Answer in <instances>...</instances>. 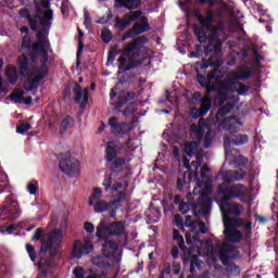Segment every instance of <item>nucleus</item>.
I'll return each mask as SVG.
<instances>
[{
  "mask_svg": "<svg viewBox=\"0 0 278 278\" xmlns=\"http://www.w3.org/2000/svg\"><path fill=\"white\" fill-rule=\"evenodd\" d=\"M12 101L15 103H23L25 101V93L23 91L14 92L9 96Z\"/></svg>",
  "mask_w": 278,
  "mask_h": 278,
  "instance_id": "nucleus-48",
  "label": "nucleus"
},
{
  "mask_svg": "<svg viewBox=\"0 0 278 278\" xmlns=\"http://www.w3.org/2000/svg\"><path fill=\"white\" fill-rule=\"evenodd\" d=\"M26 252H27L28 256L30 257V260L33 262H36V260L38 258V254L36 253V248H34V245L27 243Z\"/></svg>",
  "mask_w": 278,
  "mask_h": 278,
  "instance_id": "nucleus-50",
  "label": "nucleus"
},
{
  "mask_svg": "<svg viewBox=\"0 0 278 278\" xmlns=\"http://www.w3.org/2000/svg\"><path fill=\"white\" fill-rule=\"evenodd\" d=\"M212 109V98L210 96H204L200 102V111L205 116Z\"/></svg>",
  "mask_w": 278,
  "mask_h": 278,
  "instance_id": "nucleus-38",
  "label": "nucleus"
},
{
  "mask_svg": "<svg viewBox=\"0 0 278 278\" xmlns=\"http://www.w3.org/2000/svg\"><path fill=\"white\" fill-rule=\"evenodd\" d=\"M109 127H111V131L114 136H124V134L129 131V124L125 122L118 123V118L116 117L109 119Z\"/></svg>",
  "mask_w": 278,
  "mask_h": 278,
  "instance_id": "nucleus-22",
  "label": "nucleus"
},
{
  "mask_svg": "<svg viewBox=\"0 0 278 278\" xmlns=\"http://www.w3.org/2000/svg\"><path fill=\"white\" fill-rule=\"evenodd\" d=\"M126 10H138L142 5V0H125Z\"/></svg>",
  "mask_w": 278,
  "mask_h": 278,
  "instance_id": "nucleus-46",
  "label": "nucleus"
},
{
  "mask_svg": "<svg viewBox=\"0 0 278 278\" xmlns=\"http://www.w3.org/2000/svg\"><path fill=\"white\" fill-rule=\"evenodd\" d=\"M115 23H116V27H117V29H119V31H125V28L129 27V25H130L128 20H125V15L123 16V18H119L118 16H116Z\"/></svg>",
  "mask_w": 278,
  "mask_h": 278,
  "instance_id": "nucleus-45",
  "label": "nucleus"
},
{
  "mask_svg": "<svg viewBox=\"0 0 278 278\" xmlns=\"http://www.w3.org/2000/svg\"><path fill=\"white\" fill-rule=\"evenodd\" d=\"M29 129H31V124L23 123L20 126H17L16 131L17 134H25V131H29Z\"/></svg>",
  "mask_w": 278,
  "mask_h": 278,
  "instance_id": "nucleus-58",
  "label": "nucleus"
},
{
  "mask_svg": "<svg viewBox=\"0 0 278 278\" xmlns=\"http://www.w3.org/2000/svg\"><path fill=\"white\" fill-rule=\"evenodd\" d=\"M17 64L20 68V73L25 77L29 75V58L26 55L20 56L17 59Z\"/></svg>",
  "mask_w": 278,
  "mask_h": 278,
  "instance_id": "nucleus-31",
  "label": "nucleus"
},
{
  "mask_svg": "<svg viewBox=\"0 0 278 278\" xmlns=\"http://www.w3.org/2000/svg\"><path fill=\"white\" fill-rule=\"evenodd\" d=\"M211 253H212V255L218 254L222 264L224 266H227V268L230 267L231 264H233V263H231V256H228L225 253H218V250L217 251L212 250Z\"/></svg>",
  "mask_w": 278,
  "mask_h": 278,
  "instance_id": "nucleus-41",
  "label": "nucleus"
},
{
  "mask_svg": "<svg viewBox=\"0 0 278 278\" xmlns=\"http://www.w3.org/2000/svg\"><path fill=\"white\" fill-rule=\"evenodd\" d=\"M202 116H205L198 108H193L191 110V117L192 118H201Z\"/></svg>",
  "mask_w": 278,
  "mask_h": 278,
  "instance_id": "nucleus-64",
  "label": "nucleus"
},
{
  "mask_svg": "<svg viewBox=\"0 0 278 278\" xmlns=\"http://www.w3.org/2000/svg\"><path fill=\"white\" fill-rule=\"evenodd\" d=\"M210 167H207V165H203L201 167V172H200V179H202V181H210V176H207V174L210 173Z\"/></svg>",
  "mask_w": 278,
  "mask_h": 278,
  "instance_id": "nucleus-53",
  "label": "nucleus"
},
{
  "mask_svg": "<svg viewBox=\"0 0 278 278\" xmlns=\"http://www.w3.org/2000/svg\"><path fill=\"white\" fill-rule=\"evenodd\" d=\"M219 110L217 112V116H220V118L227 116L229 112L233 110V103L227 102L225 105H219Z\"/></svg>",
  "mask_w": 278,
  "mask_h": 278,
  "instance_id": "nucleus-40",
  "label": "nucleus"
},
{
  "mask_svg": "<svg viewBox=\"0 0 278 278\" xmlns=\"http://www.w3.org/2000/svg\"><path fill=\"white\" fill-rule=\"evenodd\" d=\"M187 199L190 201L191 212L195 217L207 216L212 212V199L197 188L187 195Z\"/></svg>",
  "mask_w": 278,
  "mask_h": 278,
  "instance_id": "nucleus-8",
  "label": "nucleus"
},
{
  "mask_svg": "<svg viewBox=\"0 0 278 278\" xmlns=\"http://www.w3.org/2000/svg\"><path fill=\"white\" fill-rule=\"evenodd\" d=\"M214 139L212 135V129H207L205 136H204V149H210L212 147V140Z\"/></svg>",
  "mask_w": 278,
  "mask_h": 278,
  "instance_id": "nucleus-49",
  "label": "nucleus"
},
{
  "mask_svg": "<svg viewBox=\"0 0 278 278\" xmlns=\"http://www.w3.org/2000/svg\"><path fill=\"white\" fill-rule=\"evenodd\" d=\"M198 149H199V142L192 141L185 146V153H187V155H189V157H192V155H194V153H197Z\"/></svg>",
  "mask_w": 278,
  "mask_h": 278,
  "instance_id": "nucleus-42",
  "label": "nucleus"
},
{
  "mask_svg": "<svg viewBox=\"0 0 278 278\" xmlns=\"http://www.w3.org/2000/svg\"><path fill=\"white\" fill-rule=\"evenodd\" d=\"M217 85V97L215 103L217 105H225L226 101H229V94L236 93L238 87H236V81L231 79V76H227L224 80H216Z\"/></svg>",
  "mask_w": 278,
  "mask_h": 278,
  "instance_id": "nucleus-12",
  "label": "nucleus"
},
{
  "mask_svg": "<svg viewBox=\"0 0 278 278\" xmlns=\"http://www.w3.org/2000/svg\"><path fill=\"white\" fill-rule=\"evenodd\" d=\"M224 236L228 240V242H232V244H238V242H242V232L238 229H228L224 230Z\"/></svg>",
  "mask_w": 278,
  "mask_h": 278,
  "instance_id": "nucleus-27",
  "label": "nucleus"
},
{
  "mask_svg": "<svg viewBox=\"0 0 278 278\" xmlns=\"http://www.w3.org/2000/svg\"><path fill=\"white\" fill-rule=\"evenodd\" d=\"M236 81V92L239 97H243V94L245 92H248L249 90H251V87L244 85L243 83H241L240 80H235Z\"/></svg>",
  "mask_w": 278,
  "mask_h": 278,
  "instance_id": "nucleus-44",
  "label": "nucleus"
},
{
  "mask_svg": "<svg viewBox=\"0 0 278 278\" xmlns=\"http://www.w3.org/2000/svg\"><path fill=\"white\" fill-rule=\"evenodd\" d=\"M103 199V191L101 188H94L93 193L89 199V205L93 206L97 214H103V212H111V216H116V207L114 202H106Z\"/></svg>",
  "mask_w": 278,
  "mask_h": 278,
  "instance_id": "nucleus-11",
  "label": "nucleus"
},
{
  "mask_svg": "<svg viewBox=\"0 0 278 278\" xmlns=\"http://www.w3.org/2000/svg\"><path fill=\"white\" fill-rule=\"evenodd\" d=\"M125 21H128L129 25L132 23H136L140 16H142V12L140 10L137 11H131L129 13H126L125 15Z\"/></svg>",
  "mask_w": 278,
  "mask_h": 278,
  "instance_id": "nucleus-39",
  "label": "nucleus"
},
{
  "mask_svg": "<svg viewBox=\"0 0 278 278\" xmlns=\"http://www.w3.org/2000/svg\"><path fill=\"white\" fill-rule=\"evenodd\" d=\"M191 136H192L193 140H195V142H198V144H201V142L203 141V136H205V131L202 128V130L194 132Z\"/></svg>",
  "mask_w": 278,
  "mask_h": 278,
  "instance_id": "nucleus-59",
  "label": "nucleus"
},
{
  "mask_svg": "<svg viewBox=\"0 0 278 278\" xmlns=\"http://www.w3.org/2000/svg\"><path fill=\"white\" fill-rule=\"evenodd\" d=\"M62 240H64L62 229H54L50 231L47 235V238L41 240L38 268H53V261L58 257L60 249H62Z\"/></svg>",
  "mask_w": 278,
  "mask_h": 278,
  "instance_id": "nucleus-5",
  "label": "nucleus"
},
{
  "mask_svg": "<svg viewBox=\"0 0 278 278\" xmlns=\"http://www.w3.org/2000/svg\"><path fill=\"white\" fill-rule=\"evenodd\" d=\"M218 253H229L230 260H240V250L231 244H224Z\"/></svg>",
  "mask_w": 278,
  "mask_h": 278,
  "instance_id": "nucleus-29",
  "label": "nucleus"
},
{
  "mask_svg": "<svg viewBox=\"0 0 278 278\" xmlns=\"http://www.w3.org/2000/svg\"><path fill=\"white\" fill-rule=\"evenodd\" d=\"M224 127H226V131H229L231 136L238 131V127H236V123L231 122H223Z\"/></svg>",
  "mask_w": 278,
  "mask_h": 278,
  "instance_id": "nucleus-51",
  "label": "nucleus"
},
{
  "mask_svg": "<svg viewBox=\"0 0 278 278\" xmlns=\"http://www.w3.org/2000/svg\"><path fill=\"white\" fill-rule=\"evenodd\" d=\"M123 231H125V224L123 222H113L110 224H105V220L100 222L96 236L99 240H103L102 254L104 257H116L118 243L110 238H118V236H123Z\"/></svg>",
  "mask_w": 278,
  "mask_h": 278,
  "instance_id": "nucleus-4",
  "label": "nucleus"
},
{
  "mask_svg": "<svg viewBox=\"0 0 278 278\" xmlns=\"http://www.w3.org/2000/svg\"><path fill=\"white\" fill-rule=\"evenodd\" d=\"M27 191L29 192V194H36V192H38V185L29 182L27 185Z\"/></svg>",
  "mask_w": 278,
  "mask_h": 278,
  "instance_id": "nucleus-63",
  "label": "nucleus"
},
{
  "mask_svg": "<svg viewBox=\"0 0 278 278\" xmlns=\"http://www.w3.org/2000/svg\"><path fill=\"white\" fill-rule=\"evenodd\" d=\"M228 275H233L235 277H238L240 275V267L236 265V263H232L228 268H227Z\"/></svg>",
  "mask_w": 278,
  "mask_h": 278,
  "instance_id": "nucleus-54",
  "label": "nucleus"
},
{
  "mask_svg": "<svg viewBox=\"0 0 278 278\" xmlns=\"http://www.w3.org/2000/svg\"><path fill=\"white\" fill-rule=\"evenodd\" d=\"M20 16L22 18H26L28 21V25L33 31H36V18L33 17L31 13H29V9H21Z\"/></svg>",
  "mask_w": 278,
  "mask_h": 278,
  "instance_id": "nucleus-34",
  "label": "nucleus"
},
{
  "mask_svg": "<svg viewBox=\"0 0 278 278\" xmlns=\"http://www.w3.org/2000/svg\"><path fill=\"white\" fill-rule=\"evenodd\" d=\"M5 76L9 84H11L12 86H14L16 81H18V75L16 74V68L12 65H8L5 70Z\"/></svg>",
  "mask_w": 278,
  "mask_h": 278,
  "instance_id": "nucleus-36",
  "label": "nucleus"
},
{
  "mask_svg": "<svg viewBox=\"0 0 278 278\" xmlns=\"http://www.w3.org/2000/svg\"><path fill=\"white\" fill-rule=\"evenodd\" d=\"M3 213L8 214L11 220H16L21 216V208L18 206V201L14 200L13 194L7 197V204L3 207Z\"/></svg>",
  "mask_w": 278,
  "mask_h": 278,
  "instance_id": "nucleus-21",
  "label": "nucleus"
},
{
  "mask_svg": "<svg viewBox=\"0 0 278 278\" xmlns=\"http://www.w3.org/2000/svg\"><path fill=\"white\" fill-rule=\"evenodd\" d=\"M47 62H49V54L45 53L43 55V60H40V66L36 68V77L38 79H41L43 77H47V75H49V67L47 66Z\"/></svg>",
  "mask_w": 278,
  "mask_h": 278,
  "instance_id": "nucleus-28",
  "label": "nucleus"
},
{
  "mask_svg": "<svg viewBox=\"0 0 278 278\" xmlns=\"http://www.w3.org/2000/svg\"><path fill=\"white\" fill-rule=\"evenodd\" d=\"M74 92V102L80 103V110H86L88 105V99H90V91L88 88L83 89L81 85L75 84L73 88Z\"/></svg>",
  "mask_w": 278,
  "mask_h": 278,
  "instance_id": "nucleus-20",
  "label": "nucleus"
},
{
  "mask_svg": "<svg viewBox=\"0 0 278 278\" xmlns=\"http://www.w3.org/2000/svg\"><path fill=\"white\" fill-rule=\"evenodd\" d=\"M59 168L68 177L79 175V160L73 157L71 152L59 154Z\"/></svg>",
  "mask_w": 278,
  "mask_h": 278,
  "instance_id": "nucleus-14",
  "label": "nucleus"
},
{
  "mask_svg": "<svg viewBox=\"0 0 278 278\" xmlns=\"http://www.w3.org/2000/svg\"><path fill=\"white\" fill-rule=\"evenodd\" d=\"M204 53L205 55H210L207 60L203 59L202 62H197L195 63V73H198V75H203L201 73H205L206 68H213V71H215V68L218 66V68H220V66H223V62H220L218 59H216V55H220V52H211V53H206L205 52V48H204Z\"/></svg>",
  "mask_w": 278,
  "mask_h": 278,
  "instance_id": "nucleus-16",
  "label": "nucleus"
},
{
  "mask_svg": "<svg viewBox=\"0 0 278 278\" xmlns=\"http://www.w3.org/2000/svg\"><path fill=\"white\" fill-rule=\"evenodd\" d=\"M184 165L187 170H192V168H194L191 177H194V179H198L197 181L198 188H203L205 186V182L199 179V166H201V156H197V161L191 162V165H190V161L185 160Z\"/></svg>",
  "mask_w": 278,
  "mask_h": 278,
  "instance_id": "nucleus-24",
  "label": "nucleus"
},
{
  "mask_svg": "<svg viewBox=\"0 0 278 278\" xmlns=\"http://www.w3.org/2000/svg\"><path fill=\"white\" fill-rule=\"evenodd\" d=\"M125 199H127V193H125V191H119L114 200L111 201V203H114L115 206L118 205V203H121L122 201H125Z\"/></svg>",
  "mask_w": 278,
  "mask_h": 278,
  "instance_id": "nucleus-55",
  "label": "nucleus"
},
{
  "mask_svg": "<svg viewBox=\"0 0 278 278\" xmlns=\"http://www.w3.org/2000/svg\"><path fill=\"white\" fill-rule=\"evenodd\" d=\"M219 175L222 176V180L224 182L219 184V186H233L231 184H236V181H242L247 177V172L242 168L237 170H226V172H219Z\"/></svg>",
  "mask_w": 278,
  "mask_h": 278,
  "instance_id": "nucleus-18",
  "label": "nucleus"
},
{
  "mask_svg": "<svg viewBox=\"0 0 278 278\" xmlns=\"http://www.w3.org/2000/svg\"><path fill=\"white\" fill-rule=\"evenodd\" d=\"M34 46H31V37L24 36L22 38V49H26V51H29Z\"/></svg>",
  "mask_w": 278,
  "mask_h": 278,
  "instance_id": "nucleus-52",
  "label": "nucleus"
},
{
  "mask_svg": "<svg viewBox=\"0 0 278 278\" xmlns=\"http://www.w3.org/2000/svg\"><path fill=\"white\" fill-rule=\"evenodd\" d=\"M94 247L90 241H85V243H83L81 240H75L72 250V255L76 260H79L83 255H90Z\"/></svg>",
  "mask_w": 278,
  "mask_h": 278,
  "instance_id": "nucleus-19",
  "label": "nucleus"
},
{
  "mask_svg": "<svg viewBox=\"0 0 278 278\" xmlns=\"http://www.w3.org/2000/svg\"><path fill=\"white\" fill-rule=\"evenodd\" d=\"M74 123H75V119L71 117V115H66L61 122L60 135L64 136V134H66V131H68V129L73 127Z\"/></svg>",
  "mask_w": 278,
  "mask_h": 278,
  "instance_id": "nucleus-32",
  "label": "nucleus"
},
{
  "mask_svg": "<svg viewBox=\"0 0 278 278\" xmlns=\"http://www.w3.org/2000/svg\"><path fill=\"white\" fill-rule=\"evenodd\" d=\"M184 264H187L185 260H184ZM188 264H190V273H191V275H194V273H197V269H194V268H201V260H199L198 255H192V251L191 250H190V255H189Z\"/></svg>",
  "mask_w": 278,
  "mask_h": 278,
  "instance_id": "nucleus-35",
  "label": "nucleus"
},
{
  "mask_svg": "<svg viewBox=\"0 0 278 278\" xmlns=\"http://www.w3.org/2000/svg\"><path fill=\"white\" fill-rule=\"evenodd\" d=\"M247 142H249L248 135L239 134L224 137V147H231V144L235 147H242V144H247Z\"/></svg>",
  "mask_w": 278,
  "mask_h": 278,
  "instance_id": "nucleus-25",
  "label": "nucleus"
},
{
  "mask_svg": "<svg viewBox=\"0 0 278 278\" xmlns=\"http://www.w3.org/2000/svg\"><path fill=\"white\" fill-rule=\"evenodd\" d=\"M36 14L33 15V18L36 21V31H38V22H39V33H37V38H47L49 36V30L51 29V25H53V10L49 9L42 11L40 8V2L35 4Z\"/></svg>",
  "mask_w": 278,
  "mask_h": 278,
  "instance_id": "nucleus-9",
  "label": "nucleus"
},
{
  "mask_svg": "<svg viewBox=\"0 0 278 278\" xmlns=\"http://www.w3.org/2000/svg\"><path fill=\"white\" fill-rule=\"evenodd\" d=\"M73 273L76 278H86V270H84V267L81 266H77Z\"/></svg>",
  "mask_w": 278,
  "mask_h": 278,
  "instance_id": "nucleus-60",
  "label": "nucleus"
},
{
  "mask_svg": "<svg viewBox=\"0 0 278 278\" xmlns=\"http://www.w3.org/2000/svg\"><path fill=\"white\" fill-rule=\"evenodd\" d=\"M110 99H116V101L112 103L113 110L115 112H122L123 116L125 117L131 115V106L125 108V105H127L129 101H134V99H136V92L125 90H119L117 92L115 88H112L110 92ZM123 108H125L124 111Z\"/></svg>",
  "mask_w": 278,
  "mask_h": 278,
  "instance_id": "nucleus-10",
  "label": "nucleus"
},
{
  "mask_svg": "<svg viewBox=\"0 0 278 278\" xmlns=\"http://www.w3.org/2000/svg\"><path fill=\"white\" fill-rule=\"evenodd\" d=\"M84 31L78 28V49L76 53V66H81V53H84Z\"/></svg>",
  "mask_w": 278,
  "mask_h": 278,
  "instance_id": "nucleus-30",
  "label": "nucleus"
},
{
  "mask_svg": "<svg viewBox=\"0 0 278 278\" xmlns=\"http://www.w3.org/2000/svg\"><path fill=\"white\" fill-rule=\"evenodd\" d=\"M62 240H64L62 229H54L50 231L47 235V238L41 240L38 268H53V261L58 257L60 249H62Z\"/></svg>",
  "mask_w": 278,
  "mask_h": 278,
  "instance_id": "nucleus-6",
  "label": "nucleus"
},
{
  "mask_svg": "<svg viewBox=\"0 0 278 278\" xmlns=\"http://www.w3.org/2000/svg\"><path fill=\"white\" fill-rule=\"evenodd\" d=\"M223 222H224V231H227L228 229H236V227H240V220L231 219V217L227 215H223Z\"/></svg>",
  "mask_w": 278,
  "mask_h": 278,
  "instance_id": "nucleus-37",
  "label": "nucleus"
},
{
  "mask_svg": "<svg viewBox=\"0 0 278 278\" xmlns=\"http://www.w3.org/2000/svg\"><path fill=\"white\" fill-rule=\"evenodd\" d=\"M212 23H214V11L208 9L201 25H193V34L197 36L200 45L208 42L205 47L206 55H210V53H222L223 42L229 38L224 25L213 26Z\"/></svg>",
  "mask_w": 278,
  "mask_h": 278,
  "instance_id": "nucleus-1",
  "label": "nucleus"
},
{
  "mask_svg": "<svg viewBox=\"0 0 278 278\" xmlns=\"http://www.w3.org/2000/svg\"><path fill=\"white\" fill-rule=\"evenodd\" d=\"M134 77H136V74H124L119 78L121 86H129V84H131V79H134Z\"/></svg>",
  "mask_w": 278,
  "mask_h": 278,
  "instance_id": "nucleus-47",
  "label": "nucleus"
},
{
  "mask_svg": "<svg viewBox=\"0 0 278 278\" xmlns=\"http://www.w3.org/2000/svg\"><path fill=\"white\" fill-rule=\"evenodd\" d=\"M146 42L147 36L142 35L135 38L132 41L125 43L123 51V55L125 56H119L117 59V68L122 71V73H129V71H134V68L142 64V61L136 59L140 58V50L142 49V45H146ZM126 58L129 60L128 63Z\"/></svg>",
  "mask_w": 278,
  "mask_h": 278,
  "instance_id": "nucleus-7",
  "label": "nucleus"
},
{
  "mask_svg": "<svg viewBox=\"0 0 278 278\" xmlns=\"http://www.w3.org/2000/svg\"><path fill=\"white\" fill-rule=\"evenodd\" d=\"M37 39L38 42L33 45L30 53V60L34 64L38 62V56H40L39 61L45 60V53L49 55V47H51V43L47 37Z\"/></svg>",
  "mask_w": 278,
  "mask_h": 278,
  "instance_id": "nucleus-15",
  "label": "nucleus"
},
{
  "mask_svg": "<svg viewBox=\"0 0 278 278\" xmlns=\"http://www.w3.org/2000/svg\"><path fill=\"white\" fill-rule=\"evenodd\" d=\"M146 31H151V25H149V18L147 16H142L139 24H135L131 29L127 30L122 36V40L140 36V34H146Z\"/></svg>",
  "mask_w": 278,
  "mask_h": 278,
  "instance_id": "nucleus-17",
  "label": "nucleus"
},
{
  "mask_svg": "<svg viewBox=\"0 0 278 278\" xmlns=\"http://www.w3.org/2000/svg\"><path fill=\"white\" fill-rule=\"evenodd\" d=\"M118 147L114 141H109L104 150V160L105 166L109 168L110 173L103 180L102 186L104 187L105 192L114 194L123 188V182L116 181L114 179H123V173L125 165L127 164V159L118 156Z\"/></svg>",
  "mask_w": 278,
  "mask_h": 278,
  "instance_id": "nucleus-3",
  "label": "nucleus"
},
{
  "mask_svg": "<svg viewBox=\"0 0 278 278\" xmlns=\"http://www.w3.org/2000/svg\"><path fill=\"white\" fill-rule=\"evenodd\" d=\"M40 81H42V80L40 78H38V76H35L34 79L27 80L24 88L27 91L36 90V88H38Z\"/></svg>",
  "mask_w": 278,
  "mask_h": 278,
  "instance_id": "nucleus-43",
  "label": "nucleus"
},
{
  "mask_svg": "<svg viewBox=\"0 0 278 278\" xmlns=\"http://www.w3.org/2000/svg\"><path fill=\"white\" fill-rule=\"evenodd\" d=\"M174 223L178 229H184V217H181V215L176 214L174 216Z\"/></svg>",
  "mask_w": 278,
  "mask_h": 278,
  "instance_id": "nucleus-61",
  "label": "nucleus"
},
{
  "mask_svg": "<svg viewBox=\"0 0 278 278\" xmlns=\"http://www.w3.org/2000/svg\"><path fill=\"white\" fill-rule=\"evenodd\" d=\"M228 75L235 81H247V80L251 79L253 73L251 72V70L248 66L239 65L236 70V72H232Z\"/></svg>",
  "mask_w": 278,
  "mask_h": 278,
  "instance_id": "nucleus-23",
  "label": "nucleus"
},
{
  "mask_svg": "<svg viewBox=\"0 0 278 278\" xmlns=\"http://www.w3.org/2000/svg\"><path fill=\"white\" fill-rule=\"evenodd\" d=\"M101 38L103 42L108 43L112 41V31L110 29L102 30Z\"/></svg>",
  "mask_w": 278,
  "mask_h": 278,
  "instance_id": "nucleus-57",
  "label": "nucleus"
},
{
  "mask_svg": "<svg viewBox=\"0 0 278 278\" xmlns=\"http://www.w3.org/2000/svg\"><path fill=\"white\" fill-rule=\"evenodd\" d=\"M178 210H179L180 214H186L187 212H190V210H192V206L190 205V201L188 203L181 202L178 205Z\"/></svg>",
  "mask_w": 278,
  "mask_h": 278,
  "instance_id": "nucleus-56",
  "label": "nucleus"
},
{
  "mask_svg": "<svg viewBox=\"0 0 278 278\" xmlns=\"http://www.w3.org/2000/svg\"><path fill=\"white\" fill-rule=\"evenodd\" d=\"M248 160L247 157L242 156V155H238L235 159V164L237 166H244L247 164Z\"/></svg>",
  "mask_w": 278,
  "mask_h": 278,
  "instance_id": "nucleus-62",
  "label": "nucleus"
},
{
  "mask_svg": "<svg viewBox=\"0 0 278 278\" xmlns=\"http://www.w3.org/2000/svg\"><path fill=\"white\" fill-rule=\"evenodd\" d=\"M217 203L222 216H233L238 218L242 214V204L233 203L231 201H244L249 198V188L242 184H236L232 186L218 185L217 186Z\"/></svg>",
  "mask_w": 278,
  "mask_h": 278,
  "instance_id": "nucleus-2",
  "label": "nucleus"
},
{
  "mask_svg": "<svg viewBox=\"0 0 278 278\" xmlns=\"http://www.w3.org/2000/svg\"><path fill=\"white\" fill-rule=\"evenodd\" d=\"M92 264L98 268H103L104 270H110V268H112V264L110 263V261H108V258L103 256L93 257Z\"/></svg>",
  "mask_w": 278,
  "mask_h": 278,
  "instance_id": "nucleus-33",
  "label": "nucleus"
},
{
  "mask_svg": "<svg viewBox=\"0 0 278 278\" xmlns=\"http://www.w3.org/2000/svg\"><path fill=\"white\" fill-rule=\"evenodd\" d=\"M174 240L178 243L180 251L185 254V262H190V249L186 247V241L184 240V236L179 233V230H173Z\"/></svg>",
  "mask_w": 278,
  "mask_h": 278,
  "instance_id": "nucleus-26",
  "label": "nucleus"
},
{
  "mask_svg": "<svg viewBox=\"0 0 278 278\" xmlns=\"http://www.w3.org/2000/svg\"><path fill=\"white\" fill-rule=\"evenodd\" d=\"M220 77H223V71L218 68V65L215 67V70H212L211 73L207 74L206 78L204 75H198V84H200V86L206 90L205 97H210L212 92L218 97V85L216 81L212 84V80H218Z\"/></svg>",
  "mask_w": 278,
  "mask_h": 278,
  "instance_id": "nucleus-13",
  "label": "nucleus"
}]
</instances>
